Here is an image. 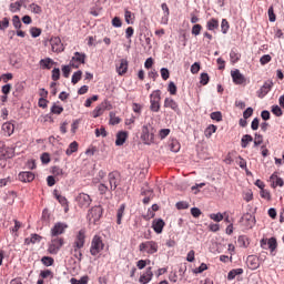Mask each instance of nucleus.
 <instances>
[{"label": "nucleus", "mask_w": 284, "mask_h": 284, "mask_svg": "<svg viewBox=\"0 0 284 284\" xmlns=\"http://www.w3.org/2000/svg\"><path fill=\"white\" fill-rule=\"evenodd\" d=\"M271 112L275 115V116H283V109H281V106H278V104H275L272 106Z\"/></svg>", "instance_id": "nucleus-43"}, {"label": "nucleus", "mask_w": 284, "mask_h": 284, "mask_svg": "<svg viewBox=\"0 0 284 284\" xmlns=\"http://www.w3.org/2000/svg\"><path fill=\"white\" fill-rule=\"evenodd\" d=\"M30 34L33 39H37V37H41V29L37 28V27H32L30 29Z\"/></svg>", "instance_id": "nucleus-54"}, {"label": "nucleus", "mask_w": 284, "mask_h": 284, "mask_svg": "<svg viewBox=\"0 0 284 284\" xmlns=\"http://www.w3.org/2000/svg\"><path fill=\"white\" fill-rule=\"evenodd\" d=\"M101 216H103V206L95 205L88 211L87 220L89 221L90 225H97V223L101 221Z\"/></svg>", "instance_id": "nucleus-1"}, {"label": "nucleus", "mask_w": 284, "mask_h": 284, "mask_svg": "<svg viewBox=\"0 0 284 284\" xmlns=\"http://www.w3.org/2000/svg\"><path fill=\"white\" fill-rule=\"evenodd\" d=\"M124 215H125V204H121L120 207L116 211V223H118V225H121V222L123 221Z\"/></svg>", "instance_id": "nucleus-27"}, {"label": "nucleus", "mask_w": 284, "mask_h": 284, "mask_svg": "<svg viewBox=\"0 0 284 284\" xmlns=\"http://www.w3.org/2000/svg\"><path fill=\"white\" fill-rule=\"evenodd\" d=\"M231 77L235 85H243V83H245L246 81L245 75H243V73H241L239 69H236L235 71H232Z\"/></svg>", "instance_id": "nucleus-13"}, {"label": "nucleus", "mask_w": 284, "mask_h": 284, "mask_svg": "<svg viewBox=\"0 0 284 284\" xmlns=\"http://www.w3.org/2000/svg\"><path fill=\"white\" fill-rule=\"evenodd\" d=\"M152 227L155 234H161L163 232V227H165V221H163V219H155L152 222Z\"/></svg>", "instance_id": "nucleus-20"}, {"label": "nucleus", "mask_w": 284, "mask_h": 284, "mask_svg": "<svg viewBox=\"0 0 284 284\" xmlns=\"http://www.w3.org/2000/svg\"><path fill=\"white\" fill-rule=\"evenodd\" d=\"M13 153L4 145H0V159H12Z\"/></svg>", "instance_id": "nucleus-29"}, {"label": "nucleus", "mask_w": 284, "mask_h": 284, "mask_svg": "<svg viewBox=\"0 0 284 284\" xmlns=\"http://www.w3.org/2000/svg\"><path fill=\"white\" fill-rule=\"evenodd\" d=\"M200 83H201V85H207V83H210V75L205 72L201 73Z\"/></svg>", "instance_id": "nucleus-47"}, {"label": "nucleus", "mask_w": 284, "mask_h": 284, "mask_svg": "<svg viewBox=\"0 0 284 284\" xmlns=\"http://www.w3.org/2000/svg\"><path fill=\"white\" fill-rule=\"evenodd\" d=\"M31 12H33V14H41L43 12V10L41 9V6L37 4V3H31L29 6Z\"/></svg>", "instance_id": "nucleus-42"}, {"label": "nucleus", "mask_w": 284, "mask_h": 284, "mask_svg": "<svg viewBox=\"0 0 284 284\" xmlns=\"http://www.w3.org/2000/svg\"><path fill=\"white\" fill-rule=\"evenodd\" d=\"M41 278H54V273L50 270L41 271L40 273Z\"/></svg>", "instance_id": "nucleus-48"}, {"label": "nucleus", "mask_w": 284, "mask_h": 284, "mask_svg": "<svg viewBox=\"0 0 284 284\" xmlns=\"http://www.w3.org/2000/svg\"><path fill=\"white\" fill-rule=\"evenodd\" d=\"M74 245L78 250H81L85 245V230H80L77 234Z\"/></svg>", "instance_id": "nucleus-18"}, {"label": "nucleus", "mask_w": 284, "mask_h": 284, "mask_svg": "<svg viewBox=\"0 0 284 284\" xmlns=\"http://www.w3.org/2000/svg\"><path fill=\"white\" fill-rule=\"evenodd\" d=\"M270 61H272V55H270V54H264L260 58L261 65H267V63H270Z\"/></svg>", "instance_id": "nucleus-52"}, {"label": "nucleus", "mask_w": 284, "mask_h": 284, "mask_svg": "<svg viewBox=\"0 0 284 284\" xmlns=\"http://www.w3.org/2000/svg\"><path fill=\"white\" fill-rule=\"evenodd\" d=\"M128 59H121L120 63L115 65V71L118 72L119 77H123V74L128 73Z\"/></svg>", "instance_id": "nucleus-17"}, {"label": "nucleus", "mask_w": 284, "mask_h": 284, "mask_svg": "<svg viewBox=\"0 0 284 284\" xmlns=\"http://www.w3.org/2000/svg\"><path fill=\"white\" fill-rule=\"evenodd\" d=\"M150 260H140L136 262L138 270H144L146 265H149Z\"/></svg>", "instance_id": "nucleus-63"}, {"label": "nucleus", "mask_w": 284, "mask_h": 284, "mask_svg": "<svg viewBox=\"0 0 284 284\" xmlns=\"http://www.w3.org/2000/svg\"><path fill=\"white\" fill-rule=\"evenodd\" d=\"M139 252L150 255L156 254V252H159V243H156L155 241L142 242L139 245Z\"/></svg>", "instance_id": "nucleus-4"}, {"label": "nucleus", "mask_w": 284, "mask_h": 284, "mask_svg": "<svg viewBox=\"0 0 284 284\" xmlns=\"http://www.w3.org/2000/svg\"><path fill=\"white\" fill-rule=\"evenodd\" d=\"M104 247L105 244L103 243V239L101 237V235H94L90 246L91 256H99V254L103 252Z\"/></svg>", "instance_id": "nucleus-3"}, {"label": "nucleus", "mask_w": 284, "mask_h": 284, "mask_svg": "<svg viewBox=\"0 0 284 284\" xmlns=\"http://www.w3.org/2000/svg\"><path fill=\"white\" fill-rule=\"evenodd\" d=\"M85 63V53L75 52L72 57V68H79V65H83Z\"/></svg>", "instance_id": "nucleus-16"}, {"label": "nucleus", "mask_w": 284, "mask_h": 284, "mask_svg": "<svg viewBox=\"0 0 284 284\" xmlns=\"http://www.w3.org/2000/svg\"><path fill=\"white\" fill-rule=\"evenodd\" d=\"M104 112H105V104H100L92 111V116L93 119H99V116H101Z\"/></svg>", "instance_id": "nucleus-30"}, {"label": "nucleus", "mask_w": 284, "mask_h": 284, "mask_svg": "<svg viewBox=\"0 0 284 284\" xmlns=\"http://www.w3.org/2000/svg\"><path fill=\"white\" fill-rule=\"evenodd\" d=\"M267 14H268V20L271 21V23H274V21H276V13H274V6H271L268 8Z\"/></svg>", "instance_id": "nucleus-46"}, {"label": "nucleus", "mask_w": 284, "mask_h": 284, "mask_svg": "<svg viewBox=\"0 0 284 284\" xmlns=\"http://www.w3.org/2000/svg\"><path fill=\"white\" fill-rule=\"evenodd\" d=\"M160 72L163 81H168L170 79V70H168V68H162Z\"/></svg>", "instance_id": "nucleus-62"}, {"label": "nucleus", "mask_w": 284, "mask_h": 284, "mask_svg": "<svg viewBox=\"0 0 284 284\" xmlns=\"http://www.w3.org/2000/svg\"><path fill=\"white\" fill-rule=\"evenodd\" d=\"M98 191H99V194H101V196L108 194V192H110V187L108 186V184L101 182L99 185H98Z\"/></svg>", "instance_id": "nucleus-35"}, {"label": "nucleus", "mask_w": 284, "mask_h": 284, "mask_svg": "<svg viewBox=\"0 0 284 284\" xmlns=\"http://www.w3.org/2000/svg\"><path fill=\"white\" fill-rule=\"evenodd\" d=\"M63 247V239L52 237L48 246L49 254H59V250Z\"/></svg>", "instance_id": "nucleus-9"}, {"label": "nucleus", "mask_w": 284, "mask_h": 284, "mask_svg": "<svg viewBox=\"0 0 284 284\" xmlns=\"http://www.w3.org/2000/svg\"><path fill=\"white\" fill-rule=\"evenodd\" d=\"M52 65H54L53 59L47 58L40 60V67L42 68V70H52Z\"/></svg>", "instance_id": "nucleus-26"}, {"label": "nucleus", "mask_w": 284, "mask_h": 284, "mask_svg": "<svg viewBox=\"0 0 284 284\" xmlns=\"http://www.w3.org/2000/svg\"><path fill=\"white\" fill-rule=\"evenodd\" d=\"M271 179H276V180L273 182V187H283L284 181H283L282 178H277L276 174H272V175H271Z\"/></svg>", "instance_id": "nucleus-39"}, {"label": "nucleus", "mask_w": 284, "mask_h": 284, "mask_svg": "<svg viewBox=\"0 0 284 284\" xmlns=\"http://www.w3.org/2000/svg\"><path fill=\"white\" fill-rule=\"evenodd\" d=\"M94 101H99V95H93L91 98H88L84 102V108H91L92 103H94Z\"/></svg>", "instance_id": "nucleus-50"}, {"label": "nucleus", "mask_w": 284, "mask_h": 284, "mask_svg": "<svg viewBox=\"0 0 284 284\" xmlns=\"http://www.w3.org/2000/svg\"><path fill=\"white\" fill-rule=\"evenodd\" d=\"M88 275L82 276L80 280L72 278V284H88Z\"/></svg>", "instance_id": "nucleus-58"}, {"label": "nucleus", "mask_w": 284, "mask_h": 284, "mask_svg": "<svg viewBox=\"0 0 284 284\" xmlns=\"http://www.w3.org/2000/svg\"><path fill=\"white\" fill-rule=\"evenodd\" d=\"M22 6H23V2H20V1L12 2L9 7L10 12H19Z\"/></svg>", "instance_id": "nucleus-38"}, {"label": "nucleus", "mask_w": 284, "mask_h": 284, "mask_svg": "<svg viewBox=\"0 0 284 284\" xmlns=\"http://www.w3.org/2000/svg\"><path fill=\"white\" fill-rule=\"evenodd\" d=\"M176 90H178L176 84H175L173 81H170V82H169V85H168V92H169L172 97H174V95L176 94Z\"/></svg>", "instance_id": "nucleus-45"}, {"label": "nucleus", "mask_w": 284, "mask_h": 284, "mask_svg": "<svg viewBox=\"0 0 284 284\" xmlns=\"http://www.w3.org/2000/svg\"><path fill=\"white\" fill-rule=\"evenodd\" d=\"M176 210H187L190 207V203L185 201H180L175 204Z\"/></svg>", "instance_id": "nucleus-57"}, {"label": "nucleus", "mask_w": 284, "mask_h": 284, "mask_svg": "<svg viewBox=\"0 0 284 284\" xmlns=\"http://www.w3.org/2000/svg\"><path fill=\"white\" fill-rule=\"evenodd\" d=\"M260 195L262 199H265L266 201H271L272 200V194H270V191L262 189L260 191Z\"/></svg>", "instance_id": "nucleus-55"}, {"label": "nucleus", "mask_w": 284, "mask_h": 284, "mask_svg": "<svg viewBox=\"0 0 284 284\" xmlns=\"http://www.w3.org/2000/svg\"><path fill=\"white\" fill-rule=\"evenodd\" d=\"M95 136L105 139V136H108V131H105V128L95 129Z\"/></svg>", "instance_id": "nucleus-60"}, {"label": "nucleus", "mask_w": 284, "mask_h": 284, "mask_svg": "<svg viewBox=\"0 0 284 284\" xmlns=\"http://www.w3.org/2000/svg\"><path fill=\"white\" fill-rule=\"evenodd\" d=\"M150 110L151 112H159L161 110V90H154L150 94Z\"/></svg>", "instance_id": "nucleus-6"}, {"label": "nucleus", "mask_w": 284, "mask_h": 284, "mask_svg": "<svg viewBox=\"0 0 284 284\" xmlns=\"http://www.w3.org/2000/svg\"><path fill=\"white\" fill-rule=\"evenodd\" d=\"M230 60L233 63H239V61L241 60V53H239L236 49H232L230 52Z\"/></svg>", "instance_id": "nucleus-34"}, {"label": "nucleus", "mask_w": 284, "mask_h": 284, "mask_svg": "<svg viewBox=\"0 0 284 284\" xmlns=\"http://www.w3.org/2000/svg\"><path fill=\"white\" fill-rule=\"evenodd\" d=\"M263 254H265V252H262L260 257H257L256 255L247 256L246 264L248 270H258L261 267L260 261H265V258L263 257Z\"/></svg>", "instance_id": "nucleus-8"}, {"label": "nucleus", "mask_w": 284, "mask_h": 284, "mask_svg": "<svg viewBox=\"0 0 284 284\" xmlns=\"http://www.w3.org/2000/svg\"><path fill=\"white\" fill-rule=\"evenodd\" d=\"M201 30H203V27L201 24H194L192 27V30H191V33L194 36V37H199V34H201Z\"/></svg>", "instance_id": "nucleus-49"}, {"label": "nucleus", "mask_w": 284, "mask_h": 284, "mask_svg": "<svg viewBox=\"0 0 284 284\" xmlns=\"http://www.w3.org/2000/svg\"><path fill=\"white\" fill-rule=\"evenodd\" d=\"M124 19L128 26H132L134 23V13L130 10L124 11Z\"/></svg>", "instance_id": "nucleus-33"}, {"label": "nucleus", "mask_w": 284, "mask_h": 284, "mask_svg": "<svg viewBox=\"0 0 284 284\" xmlns=\"http://www.w3.org/2000/svg\"><path fill=\"white\" fill-rule=\"evenodd\" d=\"M237 243H239L240 247H247V245H250V242H247V236H245V235H240L237 237Z\"/></svg>", "instance_id": "nucleus-40"}, {"label": "nucleus", "mask_w": 284, "mask_h": 284, "mask_svg": "<svg viewBox=\"0 0 284 284\" xmlns=\"http://www.w3.org/2000/svg\"><path fill=\"white\" fill-rule=\"evenodd\" d=\"M61 112H63V106L58 104L51 106V114H61Z\"/></svg>", "instance_id": "nucleus-56"}, {"label": "nucleus", "mask_w": 284, "mask_h": 284, "mask_svg": "<svg viewBox=\"0 0 284 284\" xmlns=\"http://www.w3.org/2000/svg\"><path fill=\"white\" fill-rule=\"evenodd\" d=\"M252 141H254V138H252V135H250V134L243 135L241 139V148H243V150H245V148H247V145H250V143H252Z\"/></svg>", "instance_id": "nucleus-31"}, {"label": "nucleus", "mask_w": 284, "mask_h": 284, "mask_svg": "<svg viewBox=\"0 0 284 284\" xmlns=\"http://www.w3.org/2000/svg\"><path fill=\"white\" fill-rule=\"evenodd\" d=\"M214 132H216V125L210 124L204 131L205 138L210 139V136H212Z\"/></svg>", "instance_id": "nucleus-37"}, {"label": "nucleus", "mask_w": 284, "mask_h": 284, "mask_svg": "<svg viewBox=\"0 0 284 284\" xmlns=\"http://www.w3.org/2000/svg\"><path fill=\"white\" fill-rule=\"evenodd\" d=\"M68 230V225L65 223L58 222L51 229V236L53 239H59L60 234H63Z\"/></svg>", "instance_id": "nucleus-11"}, {"label": "nucleus", "mask_w": 284, "mask_h": 284, "mask_svg": "<svg viewBox=\"0 0 284 284\" xmlns=\"http://www.w3.org/2000/svg\"><path fill=\"white\" fill-rule=\"evenodd\" d=\"M210 219H212V221H215L216 223H221V221H223V214H221V213H212L210 215Z\"/></svg>", "instance_id": "nucleus-59"}, {"label": "nucleus", "mask_w": 284, "mask_h": 284, "mask_svg": "<svg viewBox=\"0 0 284 284\" xmlns=\"http://www.w3.org/2000/svg\"><path fill=\"white\" fill-rule=\"evenodd\" d=\"M219 19L216 18H211L207 22H206V30H209L210 32H215V30L219 28Z\"/></svg>", "instance_id": "nucleus-25"}, {"label": "nucleus", "mask_w": 284, "mask_h": 284, "mask_svg": "<svg viewBox=\"0 0 284 284\" xmlns=\"http://www.w3.org/2000/svg\"><path fill=\"white\" fill-rule=\"evenodd\" d=\"M260 247H262V250H270L271 254H274V252H276V247H278V242L276 241V237H263L260 241Z\"/></svg>", "instance_id": "nucleus-7"}, {"label": "nucleus", "mask_w": 284, "mask_h": 284, "mask_svg": "<svg viewBox=\"0 0 284 284\" xmlns=\"http://www.w3.org/2000/svg\"><path fill=\"white\" fill-rule=\"evenodd\" d=\"M4 136H12L14 134V125L12 122H4L1 128Z\"/></svg>", "instance_id": "nucleus-22"}, {"label": "nucleus", "mask_w": 284, "mask_h": 284, "mask_svg": "<svg viewBox=\"0 0 284 284\" xmlns=\"http://www.w3.org/2000/svg\"><path fill=\"white\" fill-rule=\"evenodd\" d=\"M221 32L222 34H227V32H230V22L227 21V19H222Z\"/></svg>", "instance_id": "nucleus-36"}, {"label": "nucleus", "mask_w": 284, "mask_h": 284, "mask_svg": "<svg viewBox=\"0 0 284 284\" xmlns=\"http://www.w3.org/2000/svg\"><path fill=\"white\" fill-rule=\"evenodd\" d=\"M211 119H212V121H217V123H219V122L223 121V114L221 113V111L212 112Z\"/></svg>", "instance_id": "nucleus-44"}, {"label": "nucleus", "mask_w": 284, "mask_h": 284, "mask_svg": "<svg viewBox=\"0 0 284 284\" xmlns=\"http://www.w3.org/2000/svg\"><path fill=\"white\" fill-rule=\"evenodd\" d=\"M242 221L244 223H246V227H254V225H256V217L254 215H252L251 213H245L242 216Z\"/></svg>", "instance_id": "nucleus-21"}, {"label": "nucleus", "mask_w": 284, "mask_h": 284, "mask_svg": "<svg viewBox=\"0 0 284 284\" xmlns=\"http://www.w3.org/2000/svg\"><path fill=\"white\" fill-rule=\"evenodd\" d=\"M273 85H274V82H272V81L264 82V84L257 91L258 98L263 99L264 97H267V94H270Z\"/></svg>", "instance_id": "nucleus-12"}, {"label": "nucleus", "mask_w": 284, "mask_h": 284, "mask_svg": "<svg viewBox=\"0 0 284 284\" xmlns=\"http://www.w3.org/2000/svg\"><path fill=\"white\" fill-rule=\"evenodd\" d=\"M18 179L22 183H32L34 181V173L30 171L20 172Z\"/></svg>", "instance_id": "nucleus-19"}, {"label": "nucleus", "mask_w": 284, "mask_h": 284, "mask_svg": "<svg viewBox=\"0 0 284 284\" xmlns=\"http://www.w3.org/2000/svg\"><path fill=\"white\" fill-rule=\"evenodd\" d=\"M26 245H30V243L34 244V243H41V235L39 234H31L30 237H27L24 240Z\"/></svg>", "instance_id": "nucleus-32"}, {"label": "nucleus", "mask_w": 284, "mask_h": 284, "mask_svg": "<svg viewBox=\"0 0 284 284\" xmlns=\"http://www.w3.org/2000/svg\"><path fill=\"white\" fill-rule=\"evenodd\" d=\"M82 74H83V72H81V70L74 72L73 75H72V83L73 84L79 83V81H81Z\"/></svg>", "instance_id": "nucleus-53"}, {"label": "nucleus", "mask_w": 284, "mask_h": 284, "mask_svg": "<svg viewBox=\"0 0 284 284\" xmlns=\"http://www.w3.org/2000/svg\"><path fill=\"white\" fill-rule=\"evenodd\" d=\"M108 181L110 184V192H114L119 187V181H121V174L118 171H112L108 174Z\"/></svg>", "instance_id": "nucleus-10"}, {"label": "nucleus", "mask_w": 284, "mask_h": 284, "mask_svg": "<svg viewBox=\"0 0 284 284\" xmlns=\"http://www.w3.org/2000/svg\"><path fill=\"white\" fill-rule=\"evenodd\" d=\"M51 50L52 52H63V43L61 42V38L53 37L50 39Z\"/></svg>", "instance_id": "nucleus-14"}, {"label": "nucleus", "mask_w": 284, "mask_h": 284, "mask_svg": "<svg viewBox=\"0 0 284 284\" xmlns=\"http://www.w3.org/2000/svg\"><path fill=\"white\" fill-rule=\"evenodd\" d=\"M104 176H108V173L105 172V171H103V170H100L99 172H98V178H95L94 180H93V183H99V181H103V178Z\"/></svg>", "instance_id": "nucleus-61"}, {"label": "nucleus", "mask_w": 284, "mask_h": 284, "mask_svg": "<svg viewBox=\"0 0 284 284\" xmlns=\"http://www.w3.org/2000/svg\"><path fill=\"white\" fill-rule=\"evenodd\" d=\"M141 140L144 145H152L154 143V128L152 125L142 126Z\"/></svg>", "instance_id": "nucleus-5"}, {"label": "nucleus", "mask_w": 284, "mask_h": 284, "mask_svg": "<svg viewBox=\"0 0 284 284\" xmlns=\"http://www.w3.org/2000/svg\"><path fill=\"white\" fill-rule=\"evenodd\" d=\"M41 263L44 264L45 267H50V266L54 265V258H52L50 256H43L41 258Z\"/></svg>", "instance_id": "nucleus-41"}, {"label": "nucleus", "mask_w": 284, "mask_h": 284, "mask_svg": "<svg viewBox=\"0 0 284 284\" xmlns=\"http://www.w3.org/2000/svg\"><path fill=\"white\" fill-rule=\"evenodd\" d=\"M164 108H169L170 110H173V112H176V114L181 112V109L179 108V102L173 98L164 99Z\"/></svg>", "instance_id": "nucleus-15"}, {"label": "nucleus", "mask_w": 284, "mask_h": 284, "mask_svg": "<svg viewBox=\"0 0 284 284\" xmlns=\"http://www.w3.org/2000/svg\"><path fill=\"white\" fill-rule=\"evenodd\" d=\"M243 274V268H233L227 274V281H234L236 276H241Z\"/></svg>", "instance_id": "nucleus-28"}, {"label": "nucleus", "mask_w": 284, "mask_h": 284, "mask_svg": "<svg viewBox=\"0 0 284 284\" xmlns=\"http://www.w3.org/2000/svg\"><path fill=\"white\" fill-rule=\"evenodd\" d=\"M128 141V131H119L116 133L115 145L121 146Z\"/></svg>", "instance_id": "nucleus-23"}, {"label": "nucleus", "mask_w": 284, "mask_h": 284, "mask_svg": "<svg viewBox=\"0 0 284 284\" xmlns=\"http://www.w3.org/2000/svg\"><path fill=\"white\" fill-rule=\"evenodd\" d=\"M75 210H88L92 205V197L88 193H79L74 197Z\"/></svg>", "instance_id": "nucleus-2"}, {"label": "nucleus", "mask_w": 284, "mask_h": 284, "mask_svg": "<svg viewBox=\"0 0 284 284\" xmlns=\"http://www.w3.org/2000/svg\"><path fill=\"white\" fill-rule=\"evenodd\" d=\"M152 276H154V273H152V267H148L145 273L140 276V283L148 284L150 281H152Z\"/></svg>", "instance_id": "nucleus-24"}, {"label": "nucleus", "mask_w": 284, "mask_h": 284, "mask_svg": "<svg viewBox=\"0 0 284 284\" xmlns=\"http://www.w3.org/2000/svg\"><path fill=\"white\" fill-rule=\"evenodd\" d=\"M263 143V135L255 133L254 146L258 148Z\"/></svg>", "instance_id": "nucleus-64"}, {"label": "nucleus", "mask_w": 284, "mask_h": 284, "mask_svg": "<svg viewBox=\"0 0 284 284\" xmlns=\"http://www.w3.org/2000/svg\"><path fill=\"white\" fill-rule=\"evenodd\" d=\"M121 123V118L116 116L114 113H110V124L119 125Z\"/></svg>", "instance_id": "nucleus-51"}]
</instances>
